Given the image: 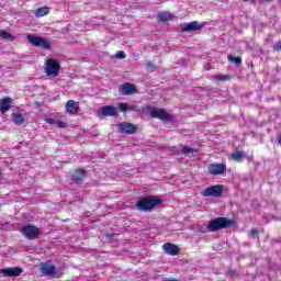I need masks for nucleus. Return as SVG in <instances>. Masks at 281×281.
Returning a JSON list of instances; mask_svg holds the SVG:
<instances>
[{"mask_svg":"<svg viewBox=\"0 0 281 281\" xmlns=\"http://www.w3.org/2000/svg\"><path fill=\"white\" fill-rule=\"evenodd\" d=\"M0 273L4 276V278H19V276L23 273V270L19 267H14V268L1 269Z\"/></svg>","mask_w":281,"mask_h":281,"instance_id":"9b49d317","label":"nucleus"},{"mask_svg":"<svg viewBox=\"0 0 281 281\" xmlns=\"http://www.w3.org/2000/svg\"><path fill=\"white\" fill-rule=\"evenodd\" d=\"M273 49H274L276 52H281V41L278 42V43L274 45Z\"/></svg>","mask_w":281,"mask_h":281,"instance_id":"7c9ffc66","label":"nucleus"},{"mask_svg":"<svg viewBox=\"0 0 281 281\" xmlns=\"http://www.w3.org/2000/svg\"><path fill=\"white\" fill-rule=\"evenodd\" d=\"M147 67H153V63H148V64H147Z\"/></svg>","mask_w":281,"mask_h":281,"instance_id":"473e14b6","label":"nucleus"},{"mask_svg":"<svg viewBox=\"0 0 281 281\" xmlns=\"http://www.w3.org/2000/svg\"><path fill=\"white\" fill-rule=\"evenodd\" d=\"M13 117L15 124H23L25 122V119L21 114H14Z\"/></svg>","mask_w":281,"mask_h":281,"instance_id":"393cba45","label":"nucleus"},{"mask_svg":"<svg viewBox=\"0 0 281 281\" xmlns=\"http://www.w3.org/2000/svg\"><path fill=\"white\" fill-rule=\"evenodd\" d=\"M44 71L46 76L50 78H56L58 74H60V64L56 59H47L45 61V68Z\"/></svg>","mask_w":281,"mask_h":281,"instance_id":"7ed1b4c3","label":"nucleus"},{"mask_svg":"<svg viewBox=\"0 0 281 281\" xmlns=\"http://www.w3.org/2000/svg\"><path fill=\"white\" fill-rule=\"evenodd\" d=\"M121 93L123 95H133V93H137V88L133 83H124L121 88Z\"/></svg>","mask_w":281,"mask_h":281,"instance_id":"2eb2a0df","label":"nucleus"},{"mask_svg":"<svg viewBox=\"0 0 281 281\" xmlns=\"http://www.w3.org/2000/svg\"><path fill=\"white\" fill-rule=\"evenodd\" d=\"M234 222L227 220L225 217H217L210 222L209 232H218V229H225V227H229Z\"/></svg>","mask_w":281,"mask_h":281,"instance_id":"20e7f679","label":"nucleus"},{"mask_svg":"<svg viewBox=\"0 0 281 281\" xmlns=\"http://www.w3.org/2000/svg\"><path fill=\"white\" fill-rule=\"evenodd\" d=\"M47 14H49V7H41L35 10L36 19H41V16H47Z\"/></svg>","mask_w":281,"mask_h":281,"instance_id":"a211bd4d","label":"nucleus"},{"mask_svg":"<svg viewBox=\"0 0 281 281\" xmlns=\"http://www.w3.org/2000/svg\"><path fill=\"white\" fill-rule=\"evenodd\" d=\"M181 153H183L184 155H196V149L192 147H184L181 149Z\"/></svg>","mask_w":281,"mask_h":281,"instance_id":"b1692460","label":"nucleus"},{"mask_svg":"<svg viewBox=\"0 0 281 281\" xmlns=\"http://www.w3.org/2000/svg\"><path fill=\"white\" fill-rule=\"evenodd\" d=\"M12 106V99L5 98L0 101V113H8Z\"/></svg>","mask_w":281,"mask_h":281,"instance_id":"f3484780","label":"nucleus"},{"mask_svg":"<svg viewBox=\"0 0 281 281\" xmlns=\"http://www.w3.org/2000/svg\"><path fill=\"white\" fill-rule=\"evenodd\" d=\"M158 19L162 23H166V22L172 20V13H170V12H160V13H158Z\"/></svg>","mask_w":281,"mask_h":281,"instance_id":"aec40b11","label":"nucleus"},{"mask_svg":"<svg viewBox=\"0 0 281 281\" xmlns=\"http://www.w3.org/2000/svg\"><path fill=\"white\" fill-rule=\"evenodd\" d=\"M27 41L35 47H43L44 49H49L50 47L49 42L36 35H27Z\"/></svg>","mask_w":281,"mask_h":281,"instance_id":"6e6552de","label":"nucleus"},{"mask_svg":"<svg viewBox=\"0 0 281 281\" xmlns=\"http://www.w3.org/2000/svg\"><path fill=\"white\" fill-rule=\"evenodd\" d=\"M78 109H80V103H78L77 101H74V100L67 101L66 112L69 115H76V113H78Z\"/></svg>","mask_w":281,"mask_h":281,"instance_id":"4468645a","label":"nucleus"},{"mask_svg":"<svg viewBox=\"0 0 281 281\" xmlns=\"http://www.w3.org/2000/svg\"><path fill=\"white\" fill-rule=\"evenodd\" d=\"M55 126H57V128H67V123L57 120Z\"/></svg>","mask_w":281,"mask_h":281,"instance_id":"bb28decb","label":"nucleus"},{"mask_svg":"<svg viewBox=\"0 0 281 281\" xmlns=\"http://www.w3.org/2000/svg\"><path fill=\"white\" fill-rule=\"evenodd\" d=\"M0 38L8 41V40L12 38V34L8 33L7 31H0Z\"/></svg>","mask_w":281,"mask_h":281,"instance_id":"a878e982","label":"nucleus"},{"mask_svg":"<svg viewBox=\"0 0 281 281\" xmlns=\"http://www.w3.org/2000/svg\"><path fill=\"white\" fill-rule=\"evenodd\" d=\"M119 132L120 133H124L126 135H133V133H135V131H137V127L133 124V123H120L117 125Z\"/></svg>","mask_w":281,"mask_h":281,"instance_id":"f8f14e48","label":"nucleus"},{"mask_svg":"<svg viewBox=\"0 0 281 281\" xmlns=\"http://www.w3.org/2000/svg\"><path fill=\"white\" fill-rule=\"evenodd\" d=\"M162 251L168 256H179V246L172 243H166L162 245Z\"/></svg>","mask_w":281,"mask_h":281,"instance_id":"ddd939ff","label":"nucleus"},{"mask_svg":"<svg viewBox=\"0 0 281 281\" xmlns=\"http://www.w3.org/2000/svg\"><path fill=\"white\" fill-rule=\"evenodd\" d=\"M224 187L222 184H215L205 188L201 192V196L218 199L223 194Z\"/></svg>","mask_w":281,"mask_h":281,"instance_id":"39448f33","label":"nucleus"},{"mask_svg":"<svg viewBox=\"0 0 281 281\" xmlns=\"http://www.w3.org/2000/svg\"><path fill=\"white\" fill-rule=\"evenodd\" d=\"M228 60L229 63H234L235 65H241L243 63V58L233 55H228Z\"/></svg>","mask_w":281,"mask_h":281,"instance_id":"5701e85b","label":"nucleus"},{"mask_svg":"<svg viewBox=\"0 0 281 281\" xmlns=\"http://www.w3.org/2000/svg\"><path fill=\"white\" fill-rule=\"evenodd\" d=\"M161 205V201L156 196H147L137 202L138 210L143 212H148L150 210H155V207H159Z\"/></svg>","mask_w":281,"mask_h":281,"instance_id":"f257e3e1","label":"nucleus"},{"mask_svg":"<svg viewBox=\"0 0 281 281\" xmlns=\"http://www.w3.org/2000/svg\"><path fill=\"white\" fill-rule=\"evenodd\" d=\"M117 115V108L105 105L98 111V117H113Z\"/></svg>","mask_w":281,"mask_h":281,"instance_id":"1a4fd4ad","label":"nucleus"},{"mask_svg":"<svg viewBox=\"0 0 281 281\" xmlns=\"http://www.w3.org/2000/svg\"><path fill=\"white\" fill-rule=\"evenodd\" d=\"M45 122H46L47 124H52L53 126H56L57 120H56V119H52V117H46V119H45Z\"/></svg>","mask_w":281,"mask_h":281,"instance_id":"cd10ccee","label":"nucleus"},{"mask_svg":"<svg viewBox=\"0 0 281 281\" xmlns=\"http://www.w3.org/2000/svg\"><path fill=\"white\" fill-rule=\"evenodd\" d=\"M150 115H151V117H157L158 120H161L162 122H170V120H172V115H170L169 113H167L166 111H164L161 109L153 108L150 110Z\"/></svg>","mask_w":281,"mask_h":281,"instance_id":"9d476101","label":"nucleus"},{"mask_svg":"<svg viewBox=\"0 0 281 281\" xmlns=\"http://www.w3.org/2000/svg\"><path fill=\"white\" fill-rule=\"evenodd\" d=\"M207 172L213 177H218V175L227 172V166L225 164H211L207 166Z\"/></svg>","mask_w":281,"mask_h":281,"instance_id":"0eeeda50","label":"nucleus"},{"mask_svg":"<svg viewBox=\"0 0 281 281\" xmlns=\"http://www.w3.org/2000/svg\"><path fill=\"white\" fill-rule=\"evenodd\" d=\"M22 234L25 236V238H29V240H34L38 238L41 229L33 225H26L22 228Z\"/></svg>","mask_w":281,"mask_h":281,"instance_id":"423d86ee","label":"nucleus"},{"mask_svg":"<svg viewBox=\"0 0 281 281\" xmlns=\"http://www.w3.org/2000/svg\"><path fill=\"white\" fill-rule=\"evenodd\" d=\"M41 273L47 278H63V268H56L50 262H44L41 265Z\"/></svg>","mask_w":281,"mask_h":281,"instance_id":"f03ea898","label":"nucleus"},{"mask_svg":"<svg viewBox=\"0 0 281 281\" xmlns=\"http://www.w3.org/2000/svg\"><path fill=\"white\" fill-rule=\"evenodd\" d=\"M249 236H250L251 238H256V236H258V229H252V231L250 232Z\"/></svg>","mask_w":281,"mask_h":281,"instance_id":"2f4dec72","label":"nucleus"},{"mask_svg":"<svg viewBox=\"0 0 281 281\" xmlns=\"http://www.w3.org/2000/svg\"><path fill=\"white\" fill-rule=\"evenodd\" d=\"M116 58H120V59L126 58V54H124V52H122V50H119L116 53Z\"/></svg>","mask_w":281,"mask_h":281,"instance_id":"c85d7f7f","label":"nucleus"},{"mask_svg":"<svg viewBox=\"0 0 281 281\" xmlns=\"http://www.w3.org/2000/svg\"><path fill=\"white\" fill-rule=\"evenodd\" d=\"M196 30H203V24H199L196 21H193L182 27V32H196Z\"/></svg>","mask_w":281,"mask_h":281,"instance_id":"dca6fc26","label":"nucleus"},{"mask_svg":"<svg viewBox=\"0 0 281 281\" xmlns=\"http://www.w3.org/2000/svg\"><path fill=\"white\" fill-rule=\"evenodd\" d=\"M215 80H222V81L223 80H229V76H227V75L226 76H216Z\"/></svg>","mask_w":281,"mask_h":281,"instance_id":"c756f323","label":"nucleus"},{"mask_svg":"<svg viewBox=\"0 0 281 281\" xmlns=\"http://www.w3.org/2000/svg\"><path fill=\"white\" fill-rule=\"evenodd\" d=\"M232 159H234V161L240 162L243 161V159H245V153L244 151H236L234 154H232Z\"/></svg>","mask_w":281,"mask_h":281,"instance_id":"412c9836","label":"nucleus"},{"mask_svg":"<svg viewBox=\"0 0 281 281\" xmlns=\"http://www.w3.org/2000/svg\"><path fill=\"white\" fill-rule=\"evenodd\" d=\"M119 109H120V111H121L122 113H126V111H135L137 108H135V106L128 108V104H126V103H120V104H119Z\"/></svg>","mask_w":281,"mask_h":281,"instance_id":"4be33fe9","label":"nucleus"},{"mask_svg":"<svg viewBox=\"0 0 281 281\" xmlns=\"http://www.w3.org/2000/svg\"><path fill=\"white\" fill-rule=\"evenodd\" d=\"M82 179H85V170L78 169L77 171H75V173L72 175V180L75 181V183H80Z\"/></svg>","mask_w":281,"mask_h":281,"instance_id":"6ab92c4d","label":"nucleus"}]
</instances>
